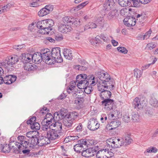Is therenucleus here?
<instances>
[{
    "instance_id": "f257e3e1",
    "label": "nucleus",
    "mask_w": 158,
    "mask_h": 158,
    "mask_svg": "<svg viewBox=\"0 0 158 158\" xmlns=\"http://www.w3.org/2000/svg\"><path fill=\"white\" fill-rule=\"evenodd\" d=\"M76 80L78 82L77 87L80 89H84L85 93L87 94H90L93 90V88L91 85H94L97 83L93 75L88 76L84 74L78 75L76 77Z\"/></svg>"
},
{
    "instance_id": "f03ea898",
    "label": "nucleus",
    "mask_w": 158,
    "mask_h": 158,
    "mask_svg": "<svg viewBox=\"0 0 158 158\" xmlns=\"http://www.w3.org/2000/svg\"><path fill=\"white\" fill-rule=\"evenodd\" d=\"M18 141L14 142L13 143L15 146L12 147L15 148V153H18L21 150L29 148H33L37 144H38L37 137L36 136L31 138L28 141L26 139V137L24 136H19L18 137Z\"/></svg>"
},
{
    "instance_id": "7ed1b4c3",
    "label": "nucleus",
    "mask_w": 158,
    "mask_h": 158,
    "mask_svg": "<svg viewBox=\"0 0 158 158\" xmlns=\"http://www.w3.org/2000/svg\"><path fill=\"white\" fill-rule=\"evenodd\" d=\"M54 21L51 19H48L38 22L36 26L40 30L39 33L43 34H49L52 30V27L54 25Z\"/></svg>"
},
{
    "instance_id": "20e7f679",
    "label": "nucleus",
    "mask_w": 158,
    "mask_h": 158,
    "mask_svg": "<svg viewBox=\"0 0 158 158\" xmlns=\"http://www.w3.org/2000/svg\"><path fill=\"white\" fill-rule=\"evenodd\" d=\"M18 61L19 56L17 55L8 56L4 61L0 63V66L7 69V72L11 71L13 70L14 65Z\"/></svg>"
},
{
    "instance_id": "39448f33",
    "label": "nucleus",
    "mask_w": 158,
    "mask_h": 158,
    "mask_svg": "<svg viewBox=\"0 0 158 158\" xmlns=\"http://www.w3.org/2000/svg\"><path fill=\"white\" fill-rule=\"evenodd\" d=\"M42 60L45 63L48 64H55V59L51 56V52L49 49H44L41 50Z\"/></svg>"
},
{
    "instance_id": "423d86ee",
    "label": "nucleus",
    "mask_w": 158,
    "mask_h": 158,
    "mask_svg": "<svg viewBox=\"0 0 158 158\" xmlns=\"http://www.w3.org/2000/svg\"><path fill=\"white\" fill-rule=\"evenodd\" d=\"M107 143L108 144V147L111 148V152L114 153V154L116 152L115 148H119L124 144L121 141L120 139L116 138L114 139H108Z\"/></svg>"
},
{
    "instance_id": "0eeeda50",
    "label": "nucleus",
    "mask_w": 158,
    "mask_h": 158,
    "mask_svg": "<svg viewBox=\"0 0 158 158\" xmlns=\"http://www.w3.org/2000/svg\"><path fill=\"white\" fill-rule=\"evenodd\" d=\"M147 101L143 98H139L136 97L134 99L132 102V106L135 109H143L146 107Z\"/></svg>"
},
{
    "instance_id": "6e6552de",
    "label": "nucleus",
    "mask_w": 158,
    "mask_h": 158,
    "mask_svg": "<svg viewBox=\"0 0 158 158\" xmlns=\"http://www.w3.org/2000/svg\"><path fill=\"white\" fill-rule=\"evenodd\" d=\"M110 148L108 147V144L105 148L102 149L96 152V156L98 158H106L114 155V153L111 152Z\"/></svg>"
},
{
    "instance_id": "1a4fd4ad",
    "label": "nucleus",
    "mask_w": 158,
    "mask_h": 158,
    "mask_svg": "<svg viewBox=\"0 0 158 158\" xmlns=\"http://www.w3.org/2000/svg\"><path fill=\"white\" fill-rule=\"evenodd\" d=\"M78 116L76 112H72L66 116L63 119L64 124L66 127L69 128L72 127L74 118Z\"/></svg>"
},
{
    "instance_id": "9d476101",
    "label": "nucleus",
    "mask_w": 158,
    "mask_h": 158,
    "mask_svg": "<svg viewBox=\"0 0 158 158\" xmlns=\"http://www.w3.org/2000/svg\"><path fill=\"white\" fill-rule=\"evenodd\" d=\"M51 56L55 59V64L56 63H60L63 61V59L60 55V47H56L52 49Z\"/></svg>"
},
{
    "instance_id": "9b49d317",
    "label": "nucleus",
    "mask_w": 158,
    "mask_h": 158,
    "mask_svg": "<svg viewBox=\"0 0 158 158\" xmlns=\"http://www.w3.org/2000/svg\"><path fill=\"white\" fill-rule=\"evenodd\" d=\"M99 126L96 118H91L89 120L87 127L90 130H96L99 128Z\"/></svg>"
},
{
    "instance_id": "f8f14e48",
    "label": "nucleus",
    "mask_w": 158,
    "mask_h": 158,
    "mask_svg": "<svg viewBox=\"0 0 158 158\" xmlns=\"http://www.w3.org/2000/svg\"><path fill=\"white\" fill-rule=\"evenodd\" d=\"M97 149L98 148L95 146L90 148L84 151L83 150L81 152L82 155L87 157L92 156L96 154Z\"/></svg>"
},
{
    "instance_id": "ddd939ff",
    "label": "nucleus",
    "mask_w": 158,
    "mask_h": 158,
    "mask_svg": "<svg viewBox=\"0 0 158 158\" xmlns=\"http://www.w3.org/2000/svg\"><path fill=\"white\" fill-rule=\"evenodd\" d=\"M96 74L102 82L110 80V75L108 73L103 70L100 71L96 72Z\"/></svg>"
},
{
    "instance_id": "4468645a",
    "label": "nucleus",
    "mask_w": 158,
    "mask_h": 158,
    "mask_svg": "<svg viewBox=\"0 0 158 158\" xmlns=\"http://www.w3.org/2000/svg\"><path fill=\"white\" fill-rule=\"evenodd\" d=\"M78 143L74 145V149L75 151L80 153L84 150V147L87 145V142L85 140L82 139L79 141Z\"/></svg>"
},
{
    "instance_id": "2eb2a0df",
    "label": "nucleus",
    "mask_w": 158,
    "mask_h": 158,
    "mask_svg": "<svg viewBox=\"0 0 158 158\" xmlns=\"http://www.w3.org/2000/svg\"><path fill=\"white\" fill-rule=\"evenodd\" d=\"M61 135V132L59 131L54 129L47 132V137L49 140H53L59 138Z\"/></svg>"
},
{
    "instance_id": "dca6fc26",
    "label": "nucleus",
    "mask_w": 158,
    "mask_h": 158,
    "mask_svg": "<svg viewBox=\"0 0 158 158\" xmlns=\"http://www.w3.org/2000/svg\"><path fill=\"white\" fill-rule=\"evenodd\" d=\"M47 110V109H42L40 111L41 113L43 114H46L45 118L43 120L52 123H54L56 121L55 117L54 116H53L51 113H48Z\"/></svg>"
},
{
    "instance_id": "f3484780",
    "label": "nucleus",
    "mask_w": 158,
    "mask_h": 158,
    "mask_svg": "<svg viewBox=\"0 0 158 158\" xmlns=\"http://www.w3.org/2000/svg\"><path fill=\"white\" fill-rule=\"evenodd\" d=\"M102 40L105 42H108L109 38L106 34L102 33L97 35L95 38V43L96 44H101L102 43Z\"/></svg>"
},
{
    "instance_id": "a211bd4d",
    "label": "nucleus",
    "mask_w": 158,
    "mask_h": 158,
    "mask_svg": "<svg viewBox=\"0 0 158 158\" xmlns=\"http://www.w3.org/2000/svg\"><path fill=\"white\" fill-rule=\"evenodd\" d=\"M72 29V28L69 25L62 23L59 25L58 28V31L63 33H66L67 32H70Z\"/></svg>"
},
{
    "instance_id": "6ab92c4d",
    "label": "nucleus",
    "mask_w": 158,
    "mask_h": 158,
    "mask_svg": "<svg viewBox=\"0 0 158 158\" xmlns=\"http://www.w3.org/2000/svg\"><path fill=\"white\" fill-rule=\"evenodd\" d=\"M102 104L103 105L108 106L107 107V109H113L115 108V105H114V101L113 99L110 98L106 99L103 100L102 102Z\"/></svg>"
},
{
    "instance_id": "aec40b11",
    "label": "nucleus",
    "mask_w": 158,
    "mask_h": 158,
    "mask_svg": "<svg viewBox=\"0 0 158 158\" xmlns=\"http://www.w3.org/2000/svg\"><path fill=\"white\" fill-rule=\"evenodd\" d=\"M41 52H37L31 54V58L35 63L39 64L42 60Z\"/></svg>"
},
{
    "instance_id": "412c9836",
    "label": "nucleus",
    "mask_w": 158,
    "mask_h": 158,
    "mask_svg": "<svg viewBox=\"0 0 158 158\" xmlns=\"http://www.w3.org/2000/svg\"><path fill=\"white\" fill-rule=\"evenodd\" d=\"M16 78V77L15 75H10L6 76L4 78V82L5 84L10 85L15 82Z\"/></svg>"
},
{
    "instance_id": "4be33fe9",
    "label": "nucleus",
    "mask_w": 158,
    "mask_h": 158,
    "mask_svg": "<svg viewBox=\"0 0 158 158\" xmlns=\"http://www.w3.org/2000/svg\"><path fill=\"white\" fill-rule=\"evenodd\" d=\"M52 123L43 120L41 122L42 129L44 131H49L50 129H52Z\"/></svg>"
},
{
    "instance_id": "5701e85b",
    "label": "nucleus",
    "mask_w": 158,
    "mask_h": 158,
    "mask_svg": "<svg viewBox=\"0 0 158 158\" xmlns=\"http://www.w3.org/2000/svg\"><path fill=\"white\" fill-rule=\"evenodd\" d=\"M117 11L116 9H113L110 11L108 13H106L103 14L104 15H106V18L109 20H112L116 17V14Z\"/></svg>"
},
{
    "instance_id": "b1692460",
    "label": "nucleus",
    "mask_w": 158,
    "mask_h": 158,
    "mask_svg": "<svg viewBox=\"0 0 158 158\" xmlns=\"http://www.w3.org/2000/svg\"><path fill=\"white\" fill-rule=\"evenodd\" d=\"M37 142L38 145L39 146H43L44 145L47 144L49 143L50 142V140L48 139V137H42L41 139L37 138Z\"/></svg>"
},
{
    "instance_id": "393cba45",
    "label": "nucleus",
    "mask_w": 158,
    "mask_h": 158,
    "mask_svg": "<svg viewBox=\"0 0 158 158\" xmlns=\"http://www.w3.org/2000/svg\"><path fill=\"white\" fill-rule=\"evenodd\" d=\"M121 124V122L118 120L112 121L110 123L109 125L106 127L109 130H112L118 127Z\"/></svg>"
},
{
    "instance_id": "a878e982",
    "label": "nucleus",
    "mask_w": 158,
    "mask_h": 158,
    "mask_svg": "<svg viewBox=\"0 0 158 158\" xmlns=\"http://www.w3.org/2000/svg\"><path fill=\"white\" fill-rule=\"evenodd\" d=\"M57 119H56V122L54 123H53L52 124V129H55V130L59 131L60 132V130L62 129V125L61 122L59 120L57 121Z\"/></svg>"
},
{
    "instance_id": "bb28decb",
    "label": "nucleus",
    "mask_w": 158,
    "mask_h": 158,
    "mask_svg": "<svg viewBox=\"0 0 158 158\" xmlns=\"http://www.w3.org/2000/svg\"><path fill=\"white\" fill-rule=\"evenodd\" d=\"M114 81L113 82L111 79L110 81H106L102 82V84L105 85V86L106 87V89H108L109 88V89L110 90L113 89L114 87Z\"/></svg>"
},
{
    "instance_id": "cd10ccee",
    "label": "nucleus",
    "mask_w": 158,
    "mask_h": 158,
    "mask_svg": "<svg viewBox=\"0 0 158 158\" xmlns=\"http://www.w3.org/2000/svg\"><path fill=\"white\" fill-rule=\"evenodd\" d=\"M66 110L61 109L60 112H56L54 113V115L55 117H56V118L57 116H58L59 118H65L66 116L68 114H66Z\"/></svg>"
},
{
    "instance_id": "c85d7f7f",
    "label": "nucleus",
    "mask_w": 158,
    "mask_h": 158,
    "mask_svg": "<svg viewBox=\"0 0 158 158\" xmlns=\"http://www.w3.org/2000/svg\"><path fill=\"white\" fill-rule=\"evenodd\" d=\"M63 54L64 57L69 60L73 59V56L72 55V52L71 49L67 48L64 49Z\"/></svg>"
},
{
    "instance_id": "c756f323",
    "label": "nucleus",
    "mask_w": 158,
    "mask_h": 158,
    "mask_svg": "<svg viewBox=\"0 0 158 158\" xmlns=\"http://www.w3.org/2000/svg\"><path fill=\"white\" fill-rule=\"evenodd\" d=\"M100 96L102 99L104 100L110 98L111 96V93L110 91L105 90L101 92Z\"/></svg>"
},
{
    "instance_id": "7c9ffc66",
    "label": "nucleus",
    "mask_w": 158,
    "mask_h": 158,
    "mask_svg": "<svg viewBox=\"0 0 158 158\" xmlns=\"http://www.w3.org/2000/svg\"><path fill=\"white\" fill-rule=\"evenodd\" d=\"M36 65L35 64H33L29 63H27L24 64V69L27 71H33L35 69Z\"/></svg>"
},
{
    "instance_id": "2f4dec72",
    "label": "nucleus",
    "mask_w": 158,
    "mask_h": 158,
    "mask_svg": "<svg viewBox=\"0 0 158 158\" xmlns=\"http://www.w3.org/2000/svg\"><path fill=\"white\" fill-rule=\"evenodd\" d=\"M14 142H16L14 141L12 142V144L11 143L9 145H6L4 146H3V147H2L1 151L4 152H8L10 151V147H11L14 148V152H14L15 150V148L12 147L13 146H15V144H14V143H13Z\"/></svg>"
},
{
    "instance_id": "473e14b6",
    "label": "nucleus",
    "mask_w": 158,
    "mask_h": 158,
    "mask_svg": "<svg viewBox=\"0 0 158 158\" xmlns=\"http://www.w3.org/2000/svg\"><path fill=\"white\" fill-rule=\"evenodd\" d=\"M32 59L31 54H27L25 56H23L22 58V61L24 64L29 63Z\"/></svg>"
},
{
    "instance_id": "72a5a7b5",
    "label": "nucleus",
    "mask_w": 158,
    "mask_h": 158,
    "mask_svg": "<svg viewBox=\"0 0 158 158\" xmlns=\"http://www.w3.org/2000/svg\"><path fill=\"white\" fill-rule=\"evenodd\" d=\"M118 2L119 5L122 7L131 5V0H118Z\"/></svg>"
},
{
    "instance_id": "f704fd0d",
    "label": "nucleus",
    "mask_w": 158,
    "mask_h": 158,
    "mask_svg": "<svg viewBox=\"0 0 158 158\" xmlns=\"http://www.w3.org/2000/svg\"><path fill=\"white\" fill-rule=\"evenodd\" d=\"M103 6L102 11L103 12H104L105 13H107L108 11L111 10V9L112 8V7L110 6V4H108L107 2H106L104 3Z\"/></svg>"
},
{
    "instance_id": "c9c22d12",
    "label": "nucleus",
    "mask_w": 158,
    "mask_h": 158,
    "mask_svg": "<svg viewBox=\"0 0 158 158\" xmlns=\"http://www.w3.org/2000/svg\"><path fill=\"white\" fill-rule=\"evenodd\" d=\"M48 11V10H46V8H45V7L43 8L39 11L38 15L40 17H43L49 14Z\"/></svg>"
},
{
    "instance_id": "e433bc0d",
    "label": "nucleus",
    "mask_w": 158,
    "mask_h": 158,
    "mask_svg": "<svg viewBox=\"0 0 158 158\" xmlns=\"http://www.w3.org/2000/svg\"><path fill=\"white\" fill-rule=\"evenodd\" d=\"M72 19H73L72 22L71 23V25H72L74 27H77L80 24L81 22L79 19H74L72 17Z\"/></svg>"
},
{
    "instance_id": "4c0bfd02",
    "label": "nucleus",
    "mask_w": 158,
    "mask_h": 158,
    "mask_svg": "<svg viewBox=\"0 0 158 158\" xmlns=\"http://www.w3.org/2000/svg\"><path fill=\"white\" fill-rule=\"evenodd\" d=\"M110 111L117 118H119L121 116V112L117 109H110Z\"/></svg>"
},
{
    "instance_id": "58836bf2",
    "label": "nucleus",
    "mask_w": 158,
    "mask_h": 158,
    "mask_svg": "<svg viewBox=\"0 0 158 158\" xmlns=\"http://www.w3.org/2000/svg\"><path fill=\"white\" fill-rule=\"evenodd\" d=\"M132 120L134 122H138L139 121V116L137 113H133Z\"/></svg>"
},
{
    "instance_id": "ea45409f",
    "label": "nucleus",
    "mask_w": 158,
    "mask_h": 158,
    "mask_svg": "<svg viewBox=\"0 0 158 158\" xmlns=\"http://www.w3.org/2000/svg\"><path fill=\"white\" fill-rule=\"evenodd\" d=\"M14 3L13 2L9 3L6 6H3L2 8H3L5 12H7L11 7H14Z\"/></svg>"
},
{
    "instance_id": "a19ab883",
    "label": "nucleus",
    "mask_w": 158,
    "mask_h": 158,
    "mask_svg": "<svg viewBox=\"0 0 158 158\" xmlns=\"http://www.w3.org/2000/svg\"><path fill=\"white\" fill-rule=\"evenodd\" d=\"M88 1H86L82 3H81L76 7L74 9L75 10L78 11L81 9L83 8L88 3Z\"/></svg>"
},
{
    "instance_id": "79ce46f5",
    "label": "nucleus",
    "mask_w": 158,
    "mask_h": 158,
    "mask_svg": "<svg viewBox=\"0 0 158 158\" xmlns=\"http://www.w3.org/2000/svg\"><path fill=\"white\" fill-rule=\"evenodd\" d=\"M150 103L152 106L154 107H156L158 106V100L156 98H152L150 100Z\"/></svg>"
},
{
    "instance_id": "37998d69",
    "label": "nucleus",
    "mask_w": 158,
    "mask_h": 158,
    "mask_svg": "<svg viewBox=\"0 0 158 158\" xmlns=\"http://www.w3.org/2000/svg\"><path fill=\"white\" fill-rule=\"evenodd\" d=\"M31 128L34 130H38L40 128V125L37 122H35L30 125Z\"/></svg>"
},
{
    "instance_id": "c03bdc74",
    "label": "nucleus",
    "mask_w": 158,
    "mask_h": 158,
    "mask_svg": "<svg viewBox=\"0 0 158 158\" xmlns=\"http://www.w3.org/2000/svg\"><path fill=\"white\" fill-rule=\"evenodd\" d=\"M142 74V72L140 70L136 69L134 70V75L137 78H139Z\"/></svg>"
},
{
    "instance_id": "a18cd8bd",
    "label": "nucleus",
    "mask_w": 158,
    "mask_h": 158,
    "mask_svg": "<svg viewBox=\"0 0 158 158\" xmlns=\"http://www.w3.org/2000/svg\"><path fill=\"white\" fill-rule=\"evenodd\" d=\"M36 133L38 134V132L33 131H30L27 132L26 133V135L27 137L31 138L36 136L35 135Z\"/></svg>"
},
{
    "instance_id": "49530a36",
    "label": "nucleus",
    "mask_w": 158,
    "mask_h": 158,
    "mask_svg": "<svg viewBox=\"0 0 158 158\" xmlns=\"http://www.w3.org/2000/svg\"><path fill=\"white\" fill-rule=\"evenodd\" d=\"M72 17H69L66 16L64 17L62 19V20L64 23H66L69 24V25H71V23L72 22L73 19H72Z\"/></svg>"
},
{
    "instance_id": "de8ad7c7",
    "label": "nucleus",
    "mask_w": 158,
    "mask_h": 158,
    "mask_svg": "<svg viewBox=\"0 0 158 158\" xmlns=\"http://www.w3.org/2000/svg\"><path fill=\"white\" fill-rule=\"evenodd\" d=\"M83 102V98L81 97H79L77 98V100L75 101V103L80 106L81 108V106H82Z\"/></svg>"
},
{
    "instance_id": "09e8293b",
    "label": "nucleus",
    "mask_w": 158,
    "mask_h": 158,
    "mask_svg": "<svg viewBox=\"0 0 158 158\" xmlns=\"http://www.w3.org/2000/svg\"><path fill=\"white\" fill-rule=\"evenodd\" d=\"M132 141L131 135L127 134L125 137V142L128 145L130 144Z\"/></svg>"
},
{
    "instance_id": "8fccbe9b",
    "label": "nucleus",
    "mask_w": 158,
    "mask_h": 158,
    "mask_svg": "<svg viewBox=\"0 0 158 158\" xmlns=\"http://www.w3.org/2000/svg\"><path fill=\"white\" fill-rule=\"evenodd\" d=\"M157 149L155 147H150L148 148L146 150V152H144V153L154 152L156 153L157 152Z\"/></svg>"
},
{
    "instance_id": "3c124183",
    "label": "nucleus",
    "mask_w": 158,
    "mask_h": 158,
    "mask_svg": "<svg viewBox=\"0 0 158 158\" xmlns=\"http://www.w3.org/2000/svg\"><path fill=\"white\" fill-rule=\"evenodd\" d=\"M123 121L125 123H128L130 121V118L128 114L126 113L124 114L123 118Z\"/></svg>"
},
{
    "instance_id": "603ef678",
    "label": "nucleus",
    "mask_w": 158,
    "mask_h": 158,
    "mask_svg": "<svg viewBox=\"0 0 158 158\" xmlns=\"http://www.w3.org/2000/svg\"><path fill=\"white\" fill-rule=\"evenodd\" d=\"M98 89V91H101V92L104 90L106 89V87L105 86V85L102 83H99L97 85Z\"/></svg>"
},
{
    "instance_id": "864d4df0",
    "label": "nucleus",
    "mask_w": 158,
    "mask_h": 158,
    "mask_svg": "<svg viewBox=\"0 0 158 158\" xmlns=\"http://www.w3.org/2000/svg\"><path fill=\"white\" fill-rule=\"evenodd\" d=\"M117 50L121 53L126 54L127 53L128 50L123 47H118L117 48Z\"/></svg>"
},
{
    "instance_id": "5fc2aeb1",
    "label": "nucleus",
    "mask_w": 158,
    "mask_h": 158,
    "mask_svg": "<svg viewBox=\"0 0 158 158\" xmlns=\"http://www.w3.org/2000/svg\"><path fill=\"white\" fill-rule=\"evenodd\" d=\"M128 22L129 23V26H130L131 27L135 25L136 21L135 18H132L128 19Z\"/></svg>"
},
{
    "instance_id": "6e6d98bb",
    "label": "nucleus",
    "mask_w": 158,
    "mask_h": 158,
    "mask_svg": "<svg viewBox=\"0 0 158 158\" xmlns=\"http://www.w3.org/2000/svg\"><path fill=\"white\" fill-rule=\"evenodd\" d=\"M96 22L97 24L102 25V27H103V17H98L97 19V20H96Z\"/></svg>"
},
{
    "instance_id": "4d7b16f0",
    "label": "nucleus",
    "mask_w": 158,
    "mask_h": 158,
    "mask_svg": "<svg viewBox=\"0 0 158 158\" xmlns=\"http://www.w3.org/2000/svg\"><path fill=\"white\" fill-rule=\"evenodd\" d=\"M156 45L153 43H151L148 44L146 46V48H148L149 50H152L156 47Z\"/></svg>"
},
{
    "instance_id": "13d9d810",
    "label": "nucleus",
    "mask_w": 158,
    "mask_h": 158,
    "mask_svg": "<svg viewBox=\"0 0 158 158\" xmlns=\"http://www.w3.org/2000/svg\"><path fill=\"white\" fill-rule=\"evenodd\" d=\"M36 120V118L35 117H33L31 118L29 120H28L27 122V123L28 125H30L31 124H32L34 123Z\"/></svg>"
},
{
    "instance_id": "bf43d9fd",
    "label": "nucleus",
    "mask_w": 158,
    "mask_h": 158,
    "mask_svg": "<svg viewBox=\"0 0 158 158\" xmlns=\"http://www.w3.org/2000/svg\"><path fill=\"white\" fill-rule=\"evenodd\" d=\"M152 33V31L150 29L148 31L146 32L145 34L143 35V40L147 39L150 37L151 34Z\"/></svg>"
},
{
    "instance_id": "052dcab7",
    "label": "nucleus",
    "mask_w": 158,
    "mask_h": 158,
    "mask_svg": "<svg viewBox=\"0 0 158 158\" xmlns=\"http://www.w3.org/2000/svg\"><path fill=\"white\" fill-rule=\"evenodd\" d=\"M145 114L149 116H150L154 114V111L153 109H147L145 111Z\"/></svg>"
},
{
    "instance_id": "680f3d73",
    "label": "nucleus",
    "mask_w": 158,
    "mask_h": 158,
    "mask_svg": "<svg viewBox=\"0 0 158 158\" xmlns=\"http://www.w3.org/2000/svg\"><path fill=\"white\" fill-rule=\"evenodd\" d=\"M35 1L31 3H30L31 6L36 7L39 6V4L38 3V2H39L40 0H35Z\"/></svg>"
},
{
    "instance_id": "e2e57ef3",
    "label": "nucleus",
    "mask_w": 158,
    "mask_h": 158,
    "mask_svg": "<svg viewBox=\"0 0 158 158\" xmlns=\"http://www.w3.org/2000/svg\"><path fill=\"white\" fill-rule=\"evenodd\" d=\"M106 2H107L108 4H110V6L112 7L114 6L115 3L116 2V0H107L106 1Z\"/></svg>"
},
{
    "instance_id": "0e129e2a",
    "label": "nucleus",
    "mask_w": 158,
    "mask_h": 158,
    "mask_svg": "<svg viewBox=\"0 0 158 158\" xmlns=\"http://www.w3.org/2000/svg\"><path fill=\"white\" fill-rule=\"evenodd\" d=\"M108 118L110 120H114L116 118L110 111L108 114Z\"/></svg>"
},
{
    "instance_id": "69168bd1",
    "label": "nucleus",
    "mask_w": 158,
    "mask_h": 158,
    "mask_svg": "<svg viewBox=\"0 0 158 158\" xmlns=\"http://www.w3.org/2000/svg\"><path fill=\"white\" fill-rule=\"evenodd\" d=\"M74 68L75 69L78 70H84L86 69V68L79 65H75Z\"/></svg>"
},
{
    "instance_id": "338daca9",
    "label": "nucleus",
    "mask_w": 158,
    "mask_h": 158,
    "mask_svg": "<svg viewBox=\"0 0 158 158\" xmlns=\"http://www.w3.org/2000/svg\"><path fill=\"white\" fill-rule=\"evenodd\" d=\"M76 81L77 80L76 78V81L71 83L69 86L73 88V89H74L77 86V84H78V82H77Z\"/></svg>"
},
{
    "instance_id": "774afa93",
    "label": "nucleus",
    "mask_w": 158,
    "mask_h": 158,
    "mask_svg": "<svg viewBox=\"0 0 158 158\" xmlns=\"http://www.w3.org/2000/svg\"><path fill=\"white\" fill-rule=\"evenodd\" d=\"M69 139L68 141H71L78 139L79 138V137L77 136H69Z\"/></svg>"
}]
</instances>
